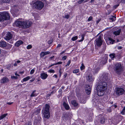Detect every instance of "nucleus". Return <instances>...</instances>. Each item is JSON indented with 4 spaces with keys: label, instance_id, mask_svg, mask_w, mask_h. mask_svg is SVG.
Segmentation results:
<instances>
[{
    "label": "nucleus",
    "instance_id": "nucleus-1",
    "mask_svg": "<svg viewBox=\"0 0 125 125\" xmlns=\"http://www.w3.org/2000/svg\"><path fill=\"white\" fill-rule=\"evenodd\" d=\"M15 23L16 26L23 29L29 28L32 24L31 22L28 21H21L17 20Z\"/></svg>",
    "mask_w": 125,
    "mask_h": 125
},
{
    "label": "nucleus",
    "instance_id": "nucleus-2",
    "mask_svg": "<svg viewBox=\"0 0 125 125\" xmlns=\"http://www.w3.org/2000/svg\"><path fill=\"white\" fill-rule=\"evenodd\" d=\"M50 107L48 104H46L43 110H42V113L45 118L48 119L50 117Z\"/></svg>",
    "mask_w": 125,
    "mask_h": 125
},
{
    "label": "nucleus",
    "instance_id": "nucleus-3",
    "mask_svg": "<svg viewBox=\"0 0 125 125\" xmlns=\"http://www.w3.org/2000/svg\"><path fill=\"white\" fill-rule=\"evenodd\" d=\"M104 78L105 80L106 81H104L100 82L97 87L102 89H103L104 90H105L107 87L106 82H107L106 81L108 79V77L106 75H105V76H104Z\"/></svg>",
    "mask_w": 125,
    "mask_h": 125
},
{
    "label": "nucleus",
    "instance_id": "nucleus-4",
    "mask_svg": "<svg viewBox=\"0 0 125 125\" xmlns=\"http://www.w3.org/2000/svg\"><path fill=\"white\" fill-rule=\"evenodd\" d=\"M114 69L115 72L117 74H119L123 71V69L121 63H118L115 64Z\"/></svg>",
    "mask_w": 125,
    "mask_h": 125
},
{
    "label": "nucleus",
    "instance_id": "nucleus-5",
    "mask_svg": "<svg viewBox=\"0 0 125 125\" xmlns=\"http://www.w3.org/2000/svg\"><path fill=\"white\" fill-rule=\"evenodd\" d=\"M9 14L6 12H3L0 14V21L9 19Z\"/></svg>",
    "mask_w": 125,
    "mask_h": 125
},
{
    "label": "nucleus",
    "instance_id": "nucleus-6",
    "mask_svg": "<svg viewBox=\"0 0 125 125\" xmlns=\"http://www.w3.org/2000/svg\"><path fill=\"white\" fill-rule=\"evenodd\" d=\"M33 5L36 8L41 10L44 6V4L42 1H36L34 4Z\"/></svg>",
    "mask_w": 125,
    "mask_h": 125
},
{
    "label": "nucleus",
    "instance_id": "nucleus-7",
    "mask_svg": "<svg viewBox=\"0 0 125 125\" xmlns=\"http://www.w3.org/2000/svg\"><path fill=\"white\" fill-rule=\"evenodd\" d=\"M124 92V89L123 88H116L115 91L116 94L118 96L123 94Z\"/></svg>",
    "mask_w": 125,
    "mask_h": 125
},
{
    "label": "nucleus",
    "instance_id": "nucleus-8",
    "mask_svg": "<svg viewBox=\"0 0 125 125\" xmlns=\"http://www.w3.org/2000/svg\"><path fill=\"white\" fill-rule=\"evenodd\" d=\"M96 90L97 94L98 96H101L104 94L105 90L97 87Z\"/></svg>",
    "mask_w": 125,
    "mask_h": 125
},
{
    "label": "nucleus",
    "instance_id": "nucleus-9",
    "mask_svg": "<svg viewBox=\"0 0 125 125\" xmlns=\"http://www.w3.org/2000/svg\"><path fill=\"white\" fill-rule=\"evenodd\" d=\"M102 42L100 37L94 41V44L98 47L100 46L102 44Z\"/></svg>",
    "mask_w": 125,
    "mask_h": 125
},
{
    "label": "nucleus",
    "instance_id": "nucleus-10",
    "mask_svg": "<svg viewBox=\"0 0 125 125\" xmlns=\"http://www.w3.org/2000/svg\"><path fill=\"white\" fill-rule=\"evenodd\" d=\"M106 42L108 44H113L115 42V41L110 37H108L105 39Z\"/></svg>",
    "mask_w": 125,
    "mask_h": 125
},
{
    "label": "nucleus",
    "instance_id": "nucleus-11",
    "mask_svg": "<svg viewBox=\"0 0 125 125\" xmlns=\"http://www.w3.org/2000/svg\"><path fill=\"white\" fill-rule=\"evenodd\" d=\"M12 38V35L10 32H9L7 33L4 38L6 40H9L11 39Z\"/></svg>",
    "mask_w": 125,
    "mask_h": 125
},
{
    "label": "nucleus",
    "instance_id": "nucleus-12",
    "mask_svg": "<svg viewBox=\"0 0 125 125\" xmlns=\"http://www.w3.org/2000/svg\"><path fill=\"white\" fill-rule=\"evenodd\" d=\"M87 79L89 82L94 80V79L92 76L91 74L89 73H87V75L86 76Z\"/></svg>",
    "mask_w": 125,
    "mask_h": 125
},
{
    "label": "nucleus",
    "instance_id": "nucleus-13",
    "mask_svg": "<svg viewBox=\"0 0 125 125\" xmlns=\"http://www.w3.org/2000/svg\"><path fill=\"white\" fill-rule=\"evenodd\" d=\"M86 93L88 95L90 94L91 92V89L90 87L88 85L86 86L85 88Z\"/></svg>",
    "mask_w": 125,
    "mask_h": 125
},
{
    "label": "nucleus",
    "instance_id": "nucleus-14",
    "mask_svg": "<svg viewBox=\"0 0 125 125\" xmlns=\"http://www.w3.org/2000/svg\"><path fill=\"white\" fill-rule=\"evenodd\" d=\"M8 79L6 77H4L1 80V83H5L8 82L9 81Z\"/></svg>",
    "mask_w": 125,
    "mask_h": 125
},
{
    "label": "nucleus",
    "instance_id": "nucleus-15",
    "mask_svg": "<svg viewBox=\"0 0 125 125\" xmlns=\"http://www.w3.org/2000/svg\"><path fill=\"white\" fill-rule=\"evenodd\" d=\"M48 76V75L46 73H41L40 74L41 78L43 80L46 79Z\"/></svg>",
    "mask_w": 125,
    "mask_h": 125
},
{
    "label": "nucleus",
    "instance_id": "nucleus-16",
    "mask_svg": "<svg viewBox=\"0 0 125 125\" xmlns=\"http://www.w3.org/2000/svg\"><path fill=\"white\" fill-rule=\"evenodd\" d=\"M7 46L6 42L4 41H0V47H5Z\"/></svg>",
    "mask_w": 125,
    "mask_h": 125
},
{
    "label": "nucleus",
    "instance_id": "nucleus-17",
    "mask_svg": "<svg viewBox=\"0 0 125 125\" xmlns=\"http://www.w3.org/2000/svg\"><path fill=\"white\" fill-rule=\"evenodd\" d=\"M71 103L72 104L74 107L78 108L79 106L78 103H77L76 101L73 100L72 101Z\"/></svg>",
    "mask_w": 125,
    "mask_h": 125
},
{
    "label": "nucleus",
    "instance_id": "nucleus-18",
    "mask_svg": "<svg viewBox=\"0 0 125 125\" xmlns=\"http://www.w3.org/2000/svg\"><path fill=\"white\" fill-rule=\"evenodd\" d=\"M40 119L41 118L40 117L39 118L38 120L37 119H35L34 121V124L35 125L41 124H40Z\"/></svg>",
    "mask_w": 125,
    "mask_h": 125
},
{
    "label": "nucleus",
    "instance_id": "nucleus-19",
    "mask_svg": "<svg viewBox=\"0 0 125 125\" xmlns=\"http://www.w3.org/2000/svg\"><path fill=\"white\" fill-rule=\"evenodd\" d=\"M63 106L67 110H68L69 108V106L65 102H64L63 104Z\"/></svg>",
    "mask_w": 125,
    "mask_h": 125
},
{
    "label": "nucleus",
    "instance_id": "nucleus-20",
    "mask_svg": "<svg viewBox=\"0 0 125 125\" xmlns=\"http://www.w3.org/2000/svg\"><path fill=\"white\" fill-rule=\"evenodd\" d=\"M23 43V42L22 41H19L17 42L15 44V45L16 46L18 47Z\"/></svg>",
    "mask_w": 125,
    "mask_h": 125
},
{
    "label": "nucleus",
    "instance_id": "nucleus-21",
    "mask_svg": "<svg viewBox=\"0 0 125 125\" xmlns=\"http://www.w3.org/2000/svg\"><path fill=\"white\" fill-rule=\"evenodd\" d=\"M121 31V30L119 29L118 31H114L113 33L116 36L118 35H119Z\"/></svg>",
    "mask_w": 125,
    "mask_h": 125
},
{
    "label": "nucleus",
    "instance_id": "nucleus-22",
    "mask_svg": "<svg viewBox=\"0 0 125 125\" xmlns=\"http://www.w3.org/2000/svg\"><path fill=\"white\" fill-rule=\"evenodd\" d=\"M107 120V119L105 118L104 117H102L100 120V123L101 124H103Z\"/></svg>",
    "mask_w": 125,
    "mask_h": 125
},
{
    "label": "nucleus",
    "instance_id": "nucleus-23",
    "mask_svg": "<svg viewBox=\"0 0 125 125\" xmlns=\"http://www.w3.org/2000/svg\"><path fill=\"white\" fill-rule=\"evenodd\" d=\"M62 90L61 89H59L58 92V94L57 96L58 98H60L62 96Z\"/></svg>",
    "mask_w": 125,
    "mask_h": 125
},
{
    "label": "nucleus",
    "instance_id": "nucleus-24",
    "mask_svg": "<svg viewBox=\"0 0 125 125\" xmlns=\"http://www.w3.org/2000/svg\"><path fill=\"white\" fill-rule=\"evenodd\" d=\"M36 92V90H34V91H33L32 93L31 94L30 96L31 97H35V96H36L37 94L35 93Z\"/></svg>",
    "mask_w": 125,
    "mask_h": 125
},
{
    "label": "nucleus",
    "instance_id": "nucleus-25",
    "mask_svg": "<svg viewBox=\"0 0 125 125\" xmlns=\"http://www.w3.org/2000/svg\"><path fill=\"white\" fill-rule=\"evenodd\" d=\"M109 56L112 60H113L115 57V54L114 53L111 54L109 55Z\"/></svg>",
    "mask_w": 125,
    "mask_h": 125
},
{
    "label": "nucleus",
    "instance_id": "nucleus-26",
    "mask_svg": "<svg viewBox=\"0 0 125 125\" xmlns=\"http://www.w3.org/2000/svg\"><path fill=\"white\" fill-rule=\"evenodd\" d=\"M100 68L99 67L96 68L94 70V71H93L94 73V74H96L97 73L99 70Z\"/></svg>",
    "mask_w": 125,
    "mask_h": 125
},
{
    "label": "nucleus",
    "instance_id": "nucleus-27",
    "mask_svg": "<svg viewBox=\"0 0 125 125\" xmlns=\"http://www.w3.org/2000/svg\"><path fill=\"white\" fill-rule=\"evenodd\" d=\"M103 61L102 60L101 62V63L103 64H104L106 63L107 60L106 58H105L103 59Z\"/></svg>",
    "mask_w": 125,
    "mask_h": 125
},
{
    "label": "nucleus",
    "instance_id": "nucleus-28",
    "mask_svg": "<svg viewBox=\"0 0 125 125\" xmlns=\"http://www.w3.org/2000/svg\"><path fill=\"white\" fill-rule=\"evenodd\" d=\"M30 78V77L29 76H28L24 78L23 79V81L25 82L26 81L28 80H29Z\"/></svg>",
    "mask_w": 125,
    "mask_h": 125
},
{
    "label": "nucleus",
    "instance_id": "nucleus-29",
    "mask_svg": "<svg viewBox=\"0 0 125 125\" xmlns=\"http://www.w3.org/2000/svg\"><path fill=\"white\" fill-rule=\"evenodd\" d=\"M7 115V114H5L2 115L0 116V120H1Z\"/></svg>",
    "mask_w": 125,
    "mask_h": 125
},
{
    "label": "nucleus",
    "instance_id": "nucleus-30",
    "mask_svg": "<svg viewBox=\"0 0 125 125\" xmlns=\"http://www.w3.org/2000/svg\"><path fill=\"white\" fill-rule=\"evenodd\" d=\"M112 18H109V19L111 21V22H113L115 21L116 20V17H114L112 16Z\"/></svg>",
    "mask_w": 125,
    "mask_h": 125
},
{
    "label": "nucleus",
    "instance_id": "nucleus-31",
    "mask_svg": "<svg viewBox=\"0 0 125 125\" xmlns=\"http://www.w3.org/2000/svg\"><path fill=\"white\" fill-rule=\"evenodd\" d=\"M40 57L41 58H42L45 55L44 52H41L40 54Z\"/></svg>",
    "mask_w": 125,
    "mask_h": 125
},
{
    "label": "nucleus",
    "instance_id": "nucleus-32",
    "mask_svg": "<svg viewBox=\"0 0 125 125\" xmlns=\"http://www.w3.org/2000/svg\"><path fill=\"white\" fill-rule=\"evenodd\" d=\"M78 38L77 37V36L73 37L71 39V40L73 41H75Z\"/></svg>",
    "mask_w": 125,
    "mask_h": 125
},
{
    "label": "nucleus",
    "instance_id": "nucleus-33",
    "mask_svg": "<svg viewBox=\"0 0 125 125\" xmlns=\"http://www.w3.org/2000/svg\"><path fill=\"white\" fill-rule=\"evenodd\" d=\"M85 0H79L78 1V3H79V4H81V3L83 2V1H84V2H87V1H88L86 0H85V1H84Z\"/></svg>",
    "mask_w": 125,
    "mask_h": 125
},
{
    "label": "nucleus",
    "instance_id": "nucleus-34",
    "mask_svg": "<svg viewBox=\"0 0 125 125\" xmlns=\"http://www.w3.org/2000/svg\"><path fill=\"white\" fill-rule=\"evenodd\" d=\"M121 113L122 115L125 114V107L123 109L122 111L121 112Z\"/></svg>",
    "mask_w": 125,
    "mask_h": 125
},
{
    "label": "nucleus",
    "instance_id": "nucleus-35",
    "mask_svg": "<svg viewBox=\"0 0 125 125\" xmlns=\"http://www.w3.org/2000/svg\"><path fill=\"white\" fill-rule=\"evenodd\" d=\"M79 72V69H76L73 71V73H76Z\"/></svg>",
    "mask_w": 125,
    "mask_h": 125
},
{
    "label": "nucleus",
    "instance_id": "nucleus-36",
    "mask_svg": "<svg viewBox=\"0 0 125 125\" xmlns=\"http://www.w3.org/2000/svg\"><path fill=\"white\" fill-rule=\"evenodd\" d=\"M11 65L10 64H9L6 66V67L7 69H10L11 67Z\"/></svg>",
    "mask_w": 125,
    "mask_h": 125
},
{
    "label": "nucleus",
    "instance_id": "nucleus-37",
    "mask_svg": "<svg viewBox=\"0 0 125 125\" xmlns=\"http://www.w3.org/2000/svg\"><path fill=\"white\" fill-rule=\"evenodd\" d=\"M56 91V90H53L52 92H51L50 93V94L52 95L53 94L55 93Z\"/></svg>",
    "mask_w": 125,
    "mask_h": 125
},
{
    "label": "nucleus",
    "instance_id": "nucleus-38",
    "mask_svg": "<svg viewBox=\"0 0 125 125\" xmlns=\"http://www.w3.org/2000/svg\"><path fill=\"white\" fill-rule=\"evenodd\" d=\"M82 66L80 67V69L81 70H82L83 69L85 68V67L83 64H82Z\"/></svg>",
    "mask_w": 125,
    "mask_h": 125
},
{
    "label": "nucleus",
    "instance_id": "nucleus-39",
    "mask_svg": "<svg viewBox=\"0 0 125 125\" xmlns=\"http://www.w3.org/2000/svg\"><path fill=\"white\" fill-rule=\"evenodd\" d=\"M82 39L81 40H80L79 41V42H80L83 41L84 39V36L83 35H81Z\"/></svg>",
    "mask_w": 125,
    "mask_h": 125
},
{
    "label": "nucleus",
    "instance_id": "nucleus-40",
    "mask_svg": "<svg viewBox=\"0 0 125 125\" xmlns=\"http://www.w3.org/2000/svg\"><path fill=\"white\" fill-rule=\"evenodd\" d=\"M3 3L9 2L10 1V0H2Z\"/></svg>",
    "mask_w": 125,
    "mask_h": 125
},
{
    "label": "nucleus",
    "instance_id": "nucleus-41",
    "mask_svg": "<svg viewBox=\"0 0 125 125\" xmlns=\"http://www.w3.org/2000/svg\"><path fill=\"white\" fill-rule=\"evenodd\" d=\"M32 47V46L31 45H29L27 46V49H31Z\"/></svg>",
    "mask_w": 125,
    "mask_h": 125
},
{
    "label": "nucleus",
    "instance_id": "nucleus-42",
    "mask_svg": "<svg viewBox=\"0 0 125 125\" xmlns=\"http://www.w3.org/2000/svg\"><path fill=\"white\" fill-rule=\"evenodd\" d=\"M70 17V16L68 14L65 15L64 16V18H65L68 19Z\"/></svg>",
    "mask_w": 125,
    "mask_h": 125
},
{
    "label": "nucleus",
    "instance_id": "nucleus-43",
    "mask_svg": "<svg viewBox=\"0 0 125 125\" xmlns=\"http://www.w3.org/2000/svg\"><path fill=\"white\" fill-rule=\"evenodd\" d=\"M11 78L12 79H16L17 78V76H15L14 75L11 76Z\"/></svg>",
    "mask_w": 125,
    "mask_h": 125
},
{
    "label": "nucleus",
    "instance_id": "nucleus-44",
    "mask_svg": "<svg viewBox=\"0 0 125 125\" xmlns=\"http://www.w3.org/2000/svg\"><path fill=\"white\" fill-rule=\"evenodd\" d=\"M35 71V70L34 69H31L30 72V74H32Z\"/></svg>",
    "mask_w": 125,
    "mask_h": 125
},
{
    "label": "nucleus",
    "instance_id": "nucleus-45",
    "mask_svg": "<svg viewBox=\"0 0 125 125\" xmlns=\"http://www.w3.org/2000/svg\"><path fill=\"white\" fill-rule=\"evenodd\" d=\"M93 18L92 16H90L88 18L87 21H91L92 19Z\"/></svg>",
    "mask_w": 125,
    "mask_h": 125
},
{
    "label": "nucleus",
    "instance_id": "nucleus-46",
    "mask_svg": "<svg viewBox=\"0 0 125 125\" xmlns=\"http://www.w3.org/2000/svg\"><path fill=\"white\" fill-rule=\"evenodd\" d=\"M48 72L51 73H54L55 72V71L53 70L50 69L49 70Z\"/></svg>",
    "mask_w": 125,
    "mask_h": 125
},
{
    "label": "nucleus",
    "instance_id": "nucleus-47",
    "mask_svg": "<svg viewBox=\"0 0 125 125\" xmlns=\"http://www.w3.org/2000/svg\"><path fill=\"white\" fill-rule=\"evenodd\" d=\"M44 52V53L45 55H47L48 54H49L50 53V52L49 51L45 52Z\"/></svg>",
    "mask_w": 125,
    "mask_h": 125
},
{
    "label": "nucleus",
    "instance_id": "nucleus-48",
    "mask_svg": "<svg viewBox=\"0 0 125 125\" xmlns=\"http://www.w3.org/2000/svg\"><path fill=\"white\" fill-rule=\"evenodd\" d=\"M112 11L110 9H109V10H107L108 12H107V14H110Z\"/></svg>",
    "mask_w": 125,
    "mask_h": 125
},
{
    "label": "nucleus",
    "instance_id": "nucleus-49",
    "mask_svg": "<svg viewBox=\"0 0 125 125\" xmlns=\"http://www.w3.org/2000/svg\"><path fill=\"white\" fill-rule=\"evenodd\" d=\"M62 63V62H59L56 63H55L56 65L59 64H61Z\"/></svg>",
    "mask_w": 125,
    "mask_h": 125
},
{
    "label": "nucleus",
    "instance_id": "nucleus-50",
    "mask_svg": "<svg viewBox=\"0 0 125 125\" xmlns=\"http://www.w3.org/2000/svg\"><path fill=\"white\" fill-rule=\"evenodd\" d=\"M110 6L109 5H107L106 7V9L107 10L108 9H110Z\"/></svg>",
    "mask_w": 125,
    "mask_h": 125
},
{
    "label": "nucleus",
    "instance_id": "nucleus-51",
    "mask_svg": "<svg viewBox=\"0 0 125 125\" xmlns=\"http://www.w3.org/2000/svg\"><path fill=\"white\" fill-rule=\"evenodd\" d=\"M66 58H67L66 56H64L62 57V59L63 60H66Z\"/></svg>",
    "mask_w": 125,
    "mask_h": 125
},
{
    "label": "nucleus",
    "instance_id": "nucleus-52",
    "mask_svg": "<svg viewBox=\"0 0 125 125\" xmlns=\"http://www.w3.org/2000/svg\"><path fill=\"white\" fill-rule=\"evenodd\" d=\"M70 63H71L70 60H69L68 61L67 64L66 65V66H69V65L70 64Z\"/></svg>",
    "mask_w": 125,
    "mask_h": 125
},
{
    "label": "nucleus",
    "instance_id": "nucleus-53",
    "mask_svg": "<svg viewBox=\"0 0 125 125\" xmlns=\"http://www.w3.org/2000/svg\"><path fill=\"white\" fill-rule=\"evenodd\" d=\"M62 74L61 71V69H60L59 71V75L60 77L61 76Z\"/></svg>",
    "mask_w": 125,
    "mask_h": 125
},
{
    "label": "nucleus",
    "instance_id": "nucleus-54",
    "mask_svg": "<svg viewBox=\"0 0 125 125\" xmlns=\"http://www.w3.org/2000/svg\"><path fill=\"white\" fill-rule=\"evenodd\" d=\"M119 5V4L116 5L114 6L113 7L115 9Z\"/></svg>",
    "mask_w": 125,
    "mask_h": 125
},
{
    "label": "nucleus",
    "instance_id": "nucleus-55",
    "mask_svg": "<svg viewBox=\"0 0 125 125\" xmlns=\"http://www.w3.org/2000/svg\"><path fill=\"white\" fill-rule=\"evenodd\" d=\"M52 40H49V41H48V43L49 44H50L52 43Z\"/></svg>",
    "mask_w": 125,
    "mask_h": 125
},
{
    "label": "nucleus",
    "instance_id": "nucleus-56",
    "mask_svg": "<svg viewBox=\"0 0 125 125\" xmlns=\"http://www.w3.org/2000/svg\"><path fill=\"white\" fill-rule=\"evenodd\" d=\"M80 102L81 103H83V104H84L86 102V101H85V100H83V101L82 100V101H80Z\"/></svg>",
    "mask_w": 125,
    "mask_h": 125
},
{
    "label": "nucleus",
    "instance_id": "nucleus-57",
    "mask_svg": "<svg viewBox=\"0 0 125 125\" xmlns=\"http://www.w3.org/2000/svg\"><path fill=\"white\" fill-rule=\"evenodd\" d=\"M107 111L109 112H110L111 111V109L110 108H109L107 109Z\"/></svg>",
    "mask_w": 125,
    "mask_h": 125
},
{
    "label": "nucleus",
    "instance_id": "nucleus-58",
    "mask_svg": "<svg viewBox=\"0 0 125 125\" xmlns=\"http://www.w3.org/2000/svg\"><path fill=\"white\" fill-rule=\"evenodd\" d=\"M13 103V102H10H10H8L7 103V104H8L9 105H11V104H12Z\"/></svg>",
    "mask_w": 125,
    "mask_h": 125
},
{
    "label": "nucleus",
    "instance_id": "nucleus-59",
    "mask_svg": "<svg viewBox=\"0 0 125 125\" xmlns=\"http://www.w3.org/2000/svg\"><path fill=\"white\" fill-rule=\"evenodd\" d=\"M121 2L122 3H125V0H121Z\"/></svg>",
    "mask_w": 125,
    "mask_h": 125
},
{
    "label": "nucleus",
    "instance_id": "nucleus-60",
    "mask_svg": "<svg viewBox=\"0 0 125 125\" xmlns=\"http://www.w3.org/2000/svg\"><path fill=\"white\" fill-rule=\"evenodd\" d=\"M61 45L60 44H58V45L57 46V48H58V47H61Z\"/></svg>",
    "mask_w": 125,
    "mask_h": 125
},
{
    "label": "nucleus",
    "instance_id": "nucleus-61",
    "mask_svg": "<svg viewBox=\"0 0 125 125\" xmlns=\"http://www.w3.org/2000/svg\"><path fill=\"white\" fill-rule=\"evenodd\" d=\"M122 47L121 46H119L118 47V49L119 50H120L122 49Z\"/></svg>",
    "mask_w": 125,
    "mask_h": 125
},
{
    "label": "nucleus",
    "instance_id": "nucleus-62",
    "mask_svg": "<svg viewBox=\"0 0 125 125\" xmlns=\"http://www.w3.org/2000/svg\"><path fill=\"white\" fill-rule=\"evenodd\" d=\"M66 52V51H63V52H61L60 53V54L61 55H62V54H63L64 53H65Z\"/></svg>",
    "mask_w": 125,
    "mask_h": 125
},
{
    "label": "nucleus",
    "instance_id": "nucleus-63",
    "mask_svg": "<svg viewBox=\"0 0 125 125\" xmlns=\"http://www.w3.org/2000/svg\"><path fill=\"white\" fill-rule=\"evenodd\" d=\"M31 122L29 121L28 122V125H31Z\"/></svg>",
    "mask_w": 125,
    "mask_h": 125
},
{
    "label": "nucleus",
    "instance_id": "nucleus-64",
    "mask_svg": "<svg viewBox=\"0 0 125 125\" xmlns=\"http://www.w3.org/2000/svg\"><path fill=\"white\" fill-rule=\"evenodd\" d=\"M13 65L14 66H17V63L16 62H15V63Z\"/></svg>",
    "mask_w": 125,
    "mask_h": 125
}]
</instances>
